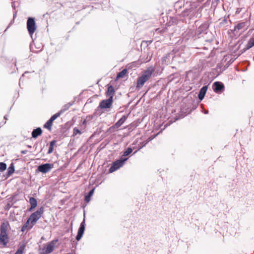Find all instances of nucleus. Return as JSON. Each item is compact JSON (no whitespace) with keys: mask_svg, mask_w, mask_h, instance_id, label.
I'll list each match as a JSON object with an SVG mask.
<instances>
[{"mask_svg":"<svg viewBox=\"0 0 254 254\" xmlns=\"http://www.w3.org/2000/svg\"><path fill=\"white\" fill-rule=\"evenodd\" d=\"M42 133V129L40 127H37L36 128L34 129L32 131V137L34 138H36L38 137V136L41 135Z\"/></svg>","mask_w":254,"mask_h":254,"instance_id":"6ab92c4d","label":"nucleus"},{"mask_svg":"<svg viewBox=\"0 0 254 254\" xmlns=\"http://www.w3.org/2000/svg\"><path fill=\"white\" fill-rule=\"evenodd\" d=\"M133 151V148L128 147L126 150L122 152V155L121 157H126L129 155Z\"/></svg>","mask_w":254,"mask_h":254,"instance_id":"4be33fe9","label":"nucleus"},{"mask_svg":"<svg viewBox=\"0 0 254 254\" xmlns=\"http://www.w3.org/2000/svg\"><path fill=\"white\" fill-rule=\"evenodd\" d=\"M115 93V90L114 87L110 85L108 87V89L105 93V95L106 97L109 98H111L112 99H113V97Z\"/></svg>","mask_w":254,"mask_h":254,"instance_id":"f3484780","label":"nucleus"},{"mask_svg":"<svg viewBox=\"0 0 254 254\" xmlns=\"http://www.w3.org/2000/svg\"><path fill=\"white\" fill-rule=\"evenodd\" d=\"M54 165L50 163L42 164L38 166L37 169V172H41L43 174H46L49 172L53 167Z\"/></svg>","mask_w":254,"mask_h":254,"instance_id":"1a4fd4ad","label":"nucleus"},{"mask_svg":"<svg viewBox=\"0 0 254 254\" xmlns=\"http://www.w3.org/2000/svg\"><path fill=\"white\" fill-rule=\"evenodd\" d=\"M95 188L91 189L87 194L84 196V200L87 202H88L91 200V197L93 195L94 192Z\"/></svg>","mask_w":254,"mask_h":254,"instance_id":"412c9836","label":"nucleus"},{"mask_svg":"<svg viewBox=\"0 0 254 254\" xmlns=\"http://www.w3.org/2000/svg\"><path fill=\"white\" fill-rule=\"evenodd\" d=\"M254 46V37L251 38L247 44L246 45V47L243 48V49H241L239 53V56L241 55V54H243L244 52H245L247 50H249V49L251 48L252 47Z\"/></svg>","mask_w":254,"mask_h":254,"instance_id":"4468645a","label":"nucleus"},{"mask_svg":"<svg viewBox=\"0 0 254 254\" xmlns=\"http://www.w3.org/2000/svg\"><path fill=\"white\" fill-rule=\"evenodd\" d=\"M174 57V54L169 53L166 54L161 58V62L163 64L167 65L170 63L171 59L173 58Z\"/></svg>","mask_w":254,"mask_h":254,"instance_id":"ddd939ff","label":"nucleus"},{"mask_svg":"<svg viewBox=\"0 0 254 254\" xmlns=\"http://www.w3.org/2000/svg\"><path fill=\"white\" fill-rule=\"evenodd\" d=\"M113 99L109 98L107 99L102 100L99 105L98 108L101 109H107L110 108L113 104Z\"/></svg>","mask_w":254,"mask_h":254,"instance_id":"9b49d317","label":"nucleus"},{"mask_svg":"<svg viewBox=\"0 0 254 254\" xmlns=\"http://www.w3.org/2000/svg\"><path fill=\"white\" fill-rule=\"evenodd\" d=\"M185 33L186 34V35L188 37V39H189V38L191 37L194 40H196V39H195V36H194L195 31H194L193 29H187V31Z\"/></svg>","mask_w":254,"mask_h":254,"instance_id":"aec40b11","label":"nucleus"},{"mask_svg":"<svg viewBox=\"0 0 254 254\" xmlns=\"http://www.w3.org/2000/svg\"><path fill=\"white\" fill-rule=\"evenodd\" d=\"M86 122V120H84L83 122V123H84Z\"/></svg>","mask_w":254,"mask_h":254,"instance_id":"49530a36","label":"nucleus"},{"mask_svg":"<svg viewBox=\"0 0 254 254\" xmlns=\"http://www.w3.org/2000/svg\"><path fill=\"white\" fill-rule=\"evenodd\" d=\"M212 89L217 94L222 93L225 90L224 84L220 81H215L212 84Z\"/></svg>","mask_w":254,"mask_h":254,"instance_id":"9d476101","label":"nucleus"},{"mask_svg":"<svg viewBox=\"0 0 254 254\" xmlns=\"http://www.w3.org/2000/svg\"><path fill=\"white\" fill-rule=\"evenodd\" d=\"M208 27L209 25L206 23L200 25L195 31V39L203 38L205 42L211 43L213 41V36L208 31Z\"/></svg>","mask_w":254,"mask_h":254,"instance_id":"f257e3e1","label":"nucleus"},{"mask_svg":"<svg viewBox=\"0 0 254 254\" xmlns=\"http://www.w3.org/2000/svg\"><path fill=\"white\" fill-rule=\"evenodd\" d=\"M34 224H33L32 223H31V220H29V218L27 220L26 222L24 223L23 225L24 226V227H26L28 228V230H30Z\"/></svg>","mask_w":254,"mask_h":254,"instance_id":"c85d7f7f","label":"nucleus"},{"mask_svg":"<svg viewBox=\"0 0 254 254\" xmlns=\"http://www.w3.org/2000/svg\"><path fill=\"white\" fill-rule=\"evenodd\" d=\"M74 103V102L72 103H68L67 104H65L63 107L62 109L60 111L61 114L64 113V112H65L66 110H67L70 106H71Z\"/></svg>","mask_w":254,"mask_h":254,"instance_id":"393cba45","label":"nucleus"},{"mask_svg":"<svg viewBox=\"0 0 254 254\" xmlns=\"http://www.w3.org/2000/svg\"><path fill=\"white\" fill-rule=\"evenodd\" d=\"M127 69H123L121 71L118 73L117 75V78H123L127 73Z\"/></svg>","mask_w":254,"mask_h":254,"instance_id":"bb28decb","label":"nucleus"},{"mask_svg":"<svg viewBox=\"0 0 254 254\" xmlns=\"http://www.w3.org/2000/svg\"><path fill=\"white\" fill-rule=\"evenodd\" d=\"M37 28L35 18L29 17L27 20V29L29 35L32 38V35Z\"/></svg>","mask_w":254,"mask_h":254,"instance_id":"423d86ee","label":"nucleus"},{"mask_svg":"<svg viewBox=\"0 0 254 254\" xmlns=\"http://www.w3.org/2000/svg\"><path fill=\"white\" fill-rule=\"evenodd\" d=\"M128 157H121L120 159L114 162L110 168H109V172L111 173L119 169L120 167L123 166L125 162L128 160Z\"/></svg>","mask_w":254,"mask_h":254,"instance_id":"20e7f679","label":"nucleus"},{"mask_svg":"<svg viewBox=\"0 0 254 254\" xmlns=\"http://www.w3.org/2000/svg\"><path fill=\"white\" fill-rule=\"evenodd\" d=\"M28 71H25L23 74H22V76H24V74H25V73H28Z\"/></svg>","mask_w":254,"mask_h":254,"instance_id":"37998d69","label":"nucleus"},{"mask_svg":"<svg viewBox=\"0 0 254 254\" xmlns=\"http://www.w3.org/2000/svg\"><path fill=\"white\" fill-rule=\"evenodd\" d=\"M227 23V19L225 18L220 23L221 24H225Z\"/></svg>","mask_w":254,"mask_h":254,"instance_id":"e433bc0d","label":"nucleus"},{"mask_svg":"<svg viewBox=\"0 0 254 254\" xmlns=\"http://www.w3.org/2000/svg\"><path fill=\"white\" fill-rule=\"evenodd\" d=\"M62 114L59 111V112L57 113L56 114L53 115L50 119V120L52 121L53 122L59 117L61 116Z\"/></svg>","mask_w":254,"mask_h":254,"instance_id":"2f4dec72","label":"nucleus"},{"mask_svg":"<svg viewBox=\"0 0 254 254\" xmlns=\"http://www.w3.org/2000/svg\"><path fill=\"white\" fill-rule=\"evenodd\" d=\"M44 212V208L41 206L38 208L35 212L32 213L29 216V220H31V223L35 224L37 221L41 217Z\"/></svg>","mask_w":254,"mask_h":254,"instance_id":"39448f33","label":"nucleus"},{"mask_svg":"<svg viewBox=\"0 0 254 254\" xmlns=\"http://www.w3.org/2000/svg\"><path fill=\"white\" fill-rule=\"evenodd\" d=\"M136 152H137V151H135V152L133 153V154H134L135 153H136Z\"/></svg>","mask_w":254,"mask_h":254,"instance_id":"a18cd8bd","label":"nucleus"},{"mask_svg":"<svg viewBox=\"0 0 254 254\" xmlns=\"http://www.w3.org/2000/svg\"><path fill=\"white\" fill-rule=\"evenodd\" d=\"M219 2V0H214L212 2V5L213 6H216Z\"/></svg>","mask_w":254,"mask_h":254,"instance_id":"c9c22d12","label":"nucleus"},{"mask_svg":"<svg viewBox=\"0 0 254 254\" xmlns=\"http://www.w3.org/2000/svg\"><path fill=\"white\" fill-rule=\"evenodd\" d=\"M15 16H16V13H14L13 14V19L10 21V23H9L8 26L7 27V28L5 30V31H6L7 30V29H8L11 26V25H12L13 24V23L14 22V18H15Z\"/></svg>","mask_w":254,"mask_h":254,"instance_id":"f704fd0d","label":"nucleus"},{"mask_svg":"<svg viewBox=\"0 0 254 254\" xmlns=\"http://www.w3.org/2000/svg\"><path fill=\"white\" fill-rule=\"evenodd\" d=\"M4 118L5 120H7L6 116H5L4 117Z\"/></svg>","mask_w":254,"mask_h":254,"instance_id":"c03bdc74","label":"nucleus"},{"mask_svg":"<svg viewBox=\"0 0 254 254\" xmlns=\"http://www.w3.org/2000/svg\"><path fill=\"white\" fill-rule=\"evenodd\" d=\"M25 249L24 245H21L19 246L18 249L17 250L14 254H22Z\"/></svg>","mask_w":254,"mask_h":254,"instance_id":"7c9ffc66","label":"nucleus"},{"mask_svg":"<svg viewBox=\"0 0 254 254\" xmlns=\"http://www.w3.org/2000/svg\"><path fill=\"white\" fill-rule=\"evenodd\" d=\"M152 53L149 52L147 53L146 57L145 58H144L143 57L142 58V62L143 63H147L149 62L152 59Z\"/></svg>","mask_w":254,"mask_h":254,"instance_id":"cd10ccee","label":"nucleus"},{"mask_svg":"<svg viewBox=\"0 0 254 254\" xmlns=\"http://www.w3.org/2000/svg\"><path fill=\"white\" fill-rule=\"evenodd\" d=\"M246 26V23L245 22L239 23L235 25L234 31H236L237 30H239L241 29H245Z\"/></svg>","mask_w":254,"mask_h":254,"instance_id":"b1692460","label":"nucleus"},{"mask_svg":"<svg viewBox=\"0 0 254 254\" xmlns=\"http://www.w3.org/2000/svg\"><path fill=\"white\" fill-rule=\"evenodd\" d=\"M7 165L4 162H0V172H3L6 169Z\"/></svg>","mask_w":254,"mask_h":254,"instance_id":"473e14b6","label":"nucleus"},{"mask_svg":"<svg viewBox=\"0 0 254 254\" xmlns=\"http://www.w3.org/2000/svg\"><path fill=\"white\" fill-rule=\"evenodd\" d=\"M26 152H27L26 150H22V151H21V154H26Z\"/></svg>","mask_w":254,"mask_h":254,"instance_id":"a19ab883","label":"nucleus"},{"mask_svg":"<svg viewBox=\"0 0 254 254\" xmlns=\"http://www.w3.org/2000/svg\"><path fill=\"white\" fill-rule=\"evenodd\" d=\"M8 223L3 222L0 226V244L6 247L9 242V237L7 233Z\"/></svg>","mask_w":254,"mask_h":254,"instance_id":"f03ea898","label":"nucleus"},{"mask_svg":"<svg viewBox=\"0 0 254 254\" xmlns=\"http://www.w3.org/2000/svg\"><path fill=\"white\" fill-rule=\"evenodd\" d=\"M152 42L151 41H143L142 43V45L143 44H147V46H148V43L149 44H150Z\"/></svg>","mask_w":254,"mask_h":254,"instance_id":"58836bf2","label":"nucleus"},{"mask_svg":"<svg viewBox=\"0 0 254 254\" xmlns=\"http://www.w3.org/2000/svg\"><path fill=\"white\" fill-rule=\"evenodd\" d=\"M53 124V122L50 119L44 124V127L47 128L49 130L51 129V127Z\"/></svg>","mask_w":254,"mask_h":254,"instance_id":"c756f323","label":"nucleus"},{"mask_svg":"<svg viewBox=\"0 0 254 254\" xmlns=\"http://www.w3.org/2000/svg\"><path fill=\"white\" fill-rule=\"evenodd\" d=\"M77 134H81V131L78 129L77 127H74L73 128V136H75Z\"/></svg>","mask_w":254,"mask_h":254,"instance_id":"72a5a7b5","label":"nucleus"},{"mask_svg":"<svg viewBox=\"0 0 254 254\" xmlns=\"http://www.w3.org/2000/svg\"><path fill=\"white\" fill-rule=\"evenodd\" d=\"M11 207V205L10 204V203H8L6 205V209L8 210Z\"/></svg>","mask_w":254,"mask_h":254,"instance_id":"ea45409f","label":"nucleus"},{"mask_svg":"<svg viewBox=\"0 0 254 254\" xmlns=\"http://www.w3.org/2000/svg\"><path fill=\"white\" fill-rule=\"evenodd\" d=\"M127 118V116H123L118 121H117L113 126H112L110 128V129H111L112 128H118L125 122Z\"/></svg>","mask_w":254,"mask_h":254,"instance_id":"2eb2a0df","label":"nucleus"},{"mask_svg":"<svg viewBox=\"0 0 254 254\" xmlns=\"http://www.w3.org/2000/svg\"><path fill=\"white\" fill-rule=\"evenodd\" d=\"M204 114H207L208 113V110H204V112H203Z\"/></svg>","mask_w":254,"mask_h":254,"instance_id":"79ce46f5","label":"nucleus"},{"mask_svg":"<svg viewBox=\"0 0 254 254\" xmlns=\"http://www.w3.org/2000/svg\"><path fill=\"white\" fill-rule=\"evenodd\" d=\"M208 85H204L200 88L198 94V98L200 101L204 99V96L206 93Z\"/></svg>","mask_w":254,"mask_h":254,"instance_id":"dca6fc26","label":"nucleus"},{"mask_svg":"<svg viewBox=\"0 0 254 254\" xmlns=\"http://www.w3.org/2000/svg\"><path fill=\"white\" fill-rule=\"evenodd\" d=\"M153 71L152 68H148L145 70L142 74L137 78L136 87L139 88L142 87L145 82L150 78Z\"/></svg>","mask_w":254,"mask_h":254,"instance_id":"7ed1b4c3","label":"nucleus"},{"mask_svg":"<svg viewBox=\"0 0 254 254\" xmlns=\"http://www.w3.org/2000/svg\"><path fill=\"white\" fill-rule=\"evenodd\" d=\"M30 207L29 208V211H31L33 210L37 205V201L36 199L33 197H29V201Z\"/></svg>","mask_w":254,"mask_h":254,"instance_id":"a211bd4d","label":"nucleus"},{"mask_svg":"<svg viewBox=\"0 0 254 254\" xmlns=\"http://www.w3.org/2000/svg\"><path fill=\"white\" fill-rule=\"evenodd\" d=\"M85 228V222L84 219L82 222L80 223L79 228H78L77 235L76 236V240L79 241L83 236Z\"/></svg>","mask_w":254,"mask_h":254,"instance_id":"f8f14e48","label":"nucleus"},{"mask_svg":"<svg viewBox=\"0 0 254 254\" xmlns=\"http://www.w3.org/2000/svg\"><path fill=\"white\" fill-rule=\"evenodd\" d=\"M58 239H54L47 243L43 248L45 252L40 253V254H49L54 250L56 244L58 242Z\"/></svg>","mask_w":254,"mask_h":254,"instance_id":"0eeeda50","label":"nucleus"},{"mask_svg":"<svg viewBox=\"0 0 254 254\" xmlns=\"http://www.w3.org/2000/svg\"><path fill=\"white\" fill-rule=\"evenodd\" d=\"M26 230H28V228H27L26 227H24V226L23 225L22 227H21V231L22 232H24Z\"/></svg>","mask_w":254,"mask_h":254,"instance_id":"4c0bfd02","label":"nucleus"},{"mask_svg":"<svg viewBox=\"0 0 254 254\" xmlns=\"http://www.w3.org/2000/svg\"><path fill=\"white\" fill-rule=\"evenodd\" d=\"M14 172V166L13 163H11L8 168L7 171V176H10Z\"/></svg>","mask_w":254,"mask_h":254,"instance_id":"a878e982","label":"nucleus"},{"mask_svg":"<svg viewBox=\"0 0 254 254\" xmlns=\"http://www.w3.org/2000/svg\"><path fill=\"white\" fill-rule=\"evenodd\" d=\"M197 12L193 8L186 9L181 14L183 17H188L189 20L194 17H196Z\"/></svg>","mask_w":254,"mask_h":254,"instance_id":"6e6552de","label":"nucleus"},{"mask_svg":"<svg viewBox=\"0 0 254 254\" xmlns=\"http://www.w3.org/2000/svg\"><path fill=\"white\" fill-rule=\"evenodd\" d=\"M56 142L57 140L55 139L52 140L50 142V146L48 149L47 154H51L53 152L54 150V147L55 145Z\"/></svg>","mask_w":254,"mask_h":254,"instance_id":"5701e85b","label":"nucleus"}]
</instances>
